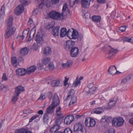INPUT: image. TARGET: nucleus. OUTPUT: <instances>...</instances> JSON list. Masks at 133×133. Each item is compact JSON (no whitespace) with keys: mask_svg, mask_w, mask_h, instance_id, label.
Here are the masks:
<instances>
[{"mask_svg":"<svg viewBox=\"0 0 133 133\" xmlns=\"http://www.w3.org/2000/svg\"><path fill=\"white\" fill-rule=\"evenodd\" d=\"M75 44V42L71 40H69L66 41V45L65 48L67 50L71 49L74 47Z\"/></svg>","mask_w":133,"mask_h":133,"instance_id":"12","label":"nucleus"},{"mask_svg":"<svg viewBox=\"0 0 133 133\" xmlns=\"http://www.w3.org/2000/svg\"><path fill=\"white\" fill-rule=\"evenodd\" d=\"M13 18L12 16H10L6 21V25L8 28H11L13 24Z\"/></svg>","mask_w":133,"mask_h":133,"instance_id":"16","label":"nucleus"},{"mask_svg":"<svg viewBox=\"0 0 133 133\" xmlns=\"http://www.w3.org/2000/svg\"><path fill=\"white\" fill-rule=\"evenodd\" d=\"M96 88L95 87H93V88L91 89H90L88 90L87 91V94H90L92 93V91H94L96 89Z\"/></svg>","mask_w":133,"mask_h":133,"instance_id":"52","label":"nucleus"},{"mask_svg":"<svg viewBox=\"0 0 133 133\" xmlns=\"http://www.w3.org/2000/svg\"><path fill=\"white\" fill-rule=\"evenodd\" d=\"M39 11L38 9H34V11L32 12V14L34 15H37Z\"/></svg>","mask_w":133,"mask_h":133,"instance_id":"58","label":"nucleus"},{"mask_svg":"<svg viewBox=\"0 0 133 133\" xmlns=\"http://www.w3.org/2000/svg\"><path fill=\"white\" fill-rule=\"evenodd\" d=\"M84 130H86L84 126L80 122L77 123L74 126V132Z\"/></svg>","mask_w":133,"mask_h":133,"instance_id":"8","label":"nucleus"},{"mask_svg":"<svg viewBox=\"0 0 133 133\" xmlns=\"http://www.w3.org/2000/svg\"><path fill=\"white\" fill-rule=\"evenodd\" d=\"M60 83V81L58 80H53L51 83V86L53 87L58 86Z\"/></svg>","mask_w":133,"mask_h":133,"instance_id":"33","label":"nucleus"},{"mask_svg":"<svg viewBox=\"0 0 133 133\" xmlns=\"http://www.w3.org/2000/svg\"><path fill=\"white\" fill-rule=\"evenodd\" d=\"M79 50L77 47H74L70 49V54L72 57H76L79 53Z\"/></svg>","mask_w":133,"mask_h":133,"instance_id":"11","label":"nucleus"},{"mask_svg":"<svg viewBox=\"0 0 133 133\" xmlns=\"http://www.w3.org/2000/svg\"><path fill=\"white\" fill-rule=\"evenodd\" d=\"M62 122V120L60 118H58L56 119L55 121V122L56 124V125H58L59 126V125Z\"/></svg>","mask_w":133,"mask_h":133,"instance_id":"50","label":"nucleus"},{"mask_svg":"<svg viewBox=\"0 0 133 133\" xmlns=\"http://www.w3.org/2000/svg\"><path fill=\"white\" fill-rule=\"evenodd\" d=\"M123 40L124 42H127L133 43V37H132L130 38L124 37L123 39Z\"/></svg>","mask_w":133,"mask_h":133,"instance_id":"32","label":"nucleus"},{"mask_svg":"<svg viewBox=\"0 0 133 133\" xmlns=\"http://www.w3.org/2000/svg\"><path fill=\"white\" fill-rule=\"evenodd\" d=\"M51 52V49L49 47H46L44 48L43 53L45 55H48Z\"/></svg>","mask_w":133,"mask_h":133,"instance_id":"21","label":"nucleus"},{"mask_svg":"<svg viewBox=\"0 0 133 133\" xmlns=\"http://www.w3.org/2000/svg\"><path fill=\"white\" fill-rule=\"evenodd\" d=\"M20 1L23 5H27L28 0H20Z\"/></svg>","mask_w":133,"mask_h":133,"instance_id":"56","label":"nucleus"},{"mask_svg":"<svg viewBox=\"0 0 133 133\" xmlns=\"http://www.w3.org/2000/svg\"><path fill=\"white\" fill-rule=\"evenodd\" d=\"M49 15L50 17L55 20H59L63 19V17L60 13L55 11H51Z\"/></svg>","mask_w":133,"mask_h":133,"instance_id":"3","label":"nucleus"},{"mask_svg":"<svg viewBox=\"0 0 133 133\" xmlns=\"http://www.w3.org/2000/svg\"><path fill=\"white\" fill-rule=\"evenodd\" d=\"M90 117L87 118H85V125L87 127V125H89V120Z\"/></svg>","mask_w":133,"mask_h":133,"instance_id":"54","label":"nucleus"},{"mask_svg":"<svg viewBox=\"0 0 133 133\" xmlns=\"http://www.w3.org/2000/svg\"><path fill=\"white\" fill-rule=\"evenodd\" d=\"M131 79V77L130 76L127 77L123 78L122 80L121 84L123 85L129 81Z\"/></svg>","mask_w":133,"mask_h":133,"instance_id":"29","label":"nucleus"},{"mask_svg":"<svg viewBox=\"0 0 133 133\" xmlns=\"http://www.w3.org/2000/svg\"><path fill=\"white\" fill-rule=\"evenodd\" d=\"M78 77H77L76 79L75 80L73 83V85L75 87H77L81 83L80 80H78Z\"/></svg>","mask_w":133,"mask_h":133,"instance_id":"34","label":"nucleus"},{"mask_svg":"<svg viewBox=\"0 0 133 133\" xmlns=\"http://www.w3.org/2000/svg\"><path fill=\"white\" fill-rule=\"evenodd\" d=\"M65 79L64 82V85L65 86L68 84V82L69 80V78H67L66 76H65Z\"/></svg>","mask_w":133,"mask_h":133,"instance_id":"59","label":"nucleus"},{"mask_svg":"<svg viewBox=\"0 0 133 133\" xmlns=\"http://www.w3.org/2000/svg\"><path fill=\"white\" fill-rule=\"evenodd\" d=\"M115 131L114 129L111 128H109L107 130L105 133H115Z\"/></svg>","mask_w":133,"mask_h":133,"instance_id":"49","label":"nucleus"},{"mask_svg":"<svg viewBox=\"0 0 133 133\" xmlns=\"http://www.w3.org/2000/svg\"><path fill=\"white\" fill-rule=\"evenodd\" d=\"M117 68L115 65L111 66H110L108 70V74H110L112 75H114L116 73Z\"/></svg>","mask_w":133,"mask_h":133,"instance_id":"15","label":"nucleus"},{"mask_svg":"<svg viewBox=\"0 0 133 133\" xmlns=\"http://www.w3.org/2000/svg\"><path fill=\"white\" fill-rule=\"evenodd\" d=\"M35 40L37 43H40L43 41V38L40 35H37L35 37Z\"/></svg>","mask_w":133,"mask_h":133,"instance_id":"37","label":"nucleus"},{"mask_svg":"<svg viewBox=\"0 0 133 133\" xmlns=\"http://www.w3.org/2000/svg\"><path fill=\"white\" fill-rule=\"evenodd\" d=\"M91 0H81V3L82 6L87 8H88L90 5Z\"/></svg>","mask_w":133,"mask_h":133,"instance_id":"17","label":"nucleus"},{"mask_svg":"<svg viewBox=\"0 0 133 133\" xmlns=\"http://www.w3.org/2000/svg\"><path fill=\"white\" fill-rule=\"evenodd\" d=\"M103 108L100 107L94 109V112L95 114H99L102 112Z\"/></svg>","mask_w":133,"mask_h":133,"instance_id":"31","label":"nucleus"},{"mask_svg":"<svg viewBox=\"0 0 133 133\" xmlns=\"http://www.w3.org/2000/svg\"><path fill=\"white\" fill-rule=\"evenodd\" d=\"M84 130H86L84 126L80 122L77 123L74 126V132Z\"/></svg>","mask_w":133,"mask_h":133,"instance_id":"7","label":"nucleus"},{"mask_svg":"<svg viewBox=\"0 0 133 133\" xmlns=\"http://www.w3.org/2000/svg\"><path fill=\"white\" fill-rule=\"evenodd\" d=\"M96 124L95 121L93 119L90 118L89 120V125H87L88 127H92L94 126Z\"/></svg>","mask_w":133,"mask_h":133,"instance_id":"30","label":"nucleus"},{"mask_svg":"<svg viewBox=\"0 0 133 133\" xmlns=\"http://www.w3.org/2000/svg\"><path fill=\"white\" fill-rule=\"evenodd\" d=\"M118 100V98L117 97L110 99L108 103L107 107L105 108L107 110L111 109L113 108L115 105L116 103Z\"/></svg>","mask_w":133,"mask_h":133,"instance_id":"4","label":"nucleus"},{"mask_svg":"<svg viewBox=\"0 0 133 133\" xmlns=\"http://www.w3.org/2000/svg\"><path fill=\"white\" fill-rule=\"evenodd\" d=\"M69 13V10H62V12L61 14V16L63 17V19L64 16H67L68 13Z\"/></svg>","mask_w":133,"mask_h":133,"instance_id":"41","label":"nucleus"},{"mask_svg":"<svg viewBox=\"0 0 133 133\" xmlns=\"http://www.w3.org/2000/svg\"><path fill=\"white\" fill-rule=\"evenodd\" d=\"M76 101L77 98L76 97L74 96L72 97L69 103V105L74 104L76 102Z\"/></svg>","mask_w":133,"mask_h":133,"instance_id":"45","label":"nucleus"},{"mask_svg":"<svg viewBox=\"0 0 133 133\" xmlns=\"http://www.w3.org/2000/svg\"><path fill=\"white\" fill-rule=\"evenodd\" d=\"M66 28H62L61 30L60 36L62 37H63L66 35Z\"/></svg>","mask_w":133,"mask_h":133,"instance_id":"27","label":"nucleus"},{"mask_svg":"<svg viewBox=\"0 0 133 133\" xmlns=\"http://www.w3.org/2000/svg\"><path fill=\"white\" fill-rule=\"evenodd\" d=\"M62 10H68V5L66 3H65L63 5V7Z\"/></svg>","mask_w":133,"mask_h":133,"instance_id":"62","label":"nucleus"},{"mask_svg":"<svg viewBox=\"0 0 133 133\" xmlns=\"http://www.w3.org/2000/svg\"><path fill=\"white\" fill-rule=\"evenodd\" d=\"M59 29V27L58 26L54 28L52 33L54 37H56L58 36Z\"/></svg>","mask_w":133,"mask_h":133,"instance_id":"19","label":"nucleus"},{"mask_svg":"<svg viewBox=\"0 0 133 133\" xmlns=\"http://www.w3.org/2000/svg\"><path fill=\"white\" fill-rule=\"evenodd\" d=\"M56 107L51 104L49 107H48L46 113L49 114V113L52 112L54 111V109Z\"/></svg>","mask_w":133,"mask_h":133,"instance_id":"25","label":"nucleus"},{"mask_svg":"<svg viewBox=\"0 0 133 133\" xmlns=\"http://www.w3.org/2000/svg\"><path fill=\"white\" fill-rule=\"evenodd\" d=\"M47 95L49 99H51V97L52 96V93L50 92H48L47 94Z\"/></svg>","mask_w":133,"mask_h":133,"instance_id":"63","label":"nucleus"},{"mask_svg":"<svg viewBox=\"0 0 133 133\" xmlns=\"http://www.w3.org/2000/svg\"><path fill=\"white\" fill-rule=\"evenodd\" d=\"M18 96L14 94V96L12 98V103L15 104L17 101L18 98Z\"/></svg>","mask_w":133,"mask_h":133,"instance_id":"47","label":"nucleus"},{"mask_svg":"<svg viewBox=\"0 0 133 133\" xmlns=\"http://www.w3.org/2000/svg\"><path fill=\"white\" fill-rule=\"evenodd\" d=\"M29 34V31L27 30H24L22 36H19L21 38H22V39H23V38L25 37V35L27 37Z\"/></svg>","mask_w":133,"mask_h":133,"instance_id":"43","label":"nucleus"},{"mask_svg":"<svg viewBox=\"0 0 133 133\" xmlns=\"http://www.w3.org/2000/svg\"><path fill=\"white\" fill-rule=\"evenodd\" d=\"M39 116V115H38L36 114L34 116L30 118V119L29 122H32L33 120H34V119L36 118L37 117H38Z\"/></svg>","mask_w":133,"mask_h":133,"instance_id":"57","label":"nucleus"},{"mask_svg":"<svg viewBox=\"0 0 133 133\" xmlns=\"http://www.w3.org/2000/svg\"><path fill=\"white\" fill-rule=\"evenodd\" d=\"M72 63L73 62L72 61L68 60L66 63L63 64L62 66L64 68H67L72 65Z\"/></svg>","mask_w":133,"mask_h":133,"instance_id":"28","label":"nucleus"},{"mask_svg":"<svg viewBox=\"0 0 133 133\" xmlns=\"http://www.w3.org/2000/svg\"><path fill=\"white\" fill-rule=\"evenodd\" d=\"M59 129V127L58 125H55L50 128V131L52 133H54L58 130Z\"/></svg>","mask_w":133,"mask_h":133,"instance_id":"22","label":"nucleus"},{"mask_svg":"<svg viewBox=\"0 0 133 133\" xmlns=\"http://www.w3.org/2000/svg\"><path fill=\"white\" fill-rule=\"evenodd\" d=\"M26 70L23 68H18L16 71V75L19 76H22L25 75Z\"/></svg>","mask_w":133,"mask_h":133,"instance_id":"14","label":"nucleus"},{"mask_svg":"<svg viewBox=\"0 0 133 133\" xmlns=\"http://www.w3.org/2000/svg\"><path fill=\"white\" fill-rule=\"evenodd\" d=\"M127 28L126 26L123 25L119 28V29L121 32H123L125 31Z\"/></svg>","mask_w":133,"mask_h":133,"instance_id":"51","label":"nucleus"},{"mask_svg":"<svg viewBox=\"0 0 133 133\" xmlns=\"http://www.w3.org/2000/svg\"><path fill=\"white\" fill-rule=\"evenodd\" d=\"M79 36V34L78 32L77 31L73 30L72 35L71 36L70 39H75L77 38Z\"/></svg>","mask_w":133,"mask_h":133,"instance_id":"26","label":"nucleus"},{"mask_svg":"<svg viewBox=\"0 0 133 133\" xmlns=\"http://www.w3.org/2000/svg\"><path fill=\"white\" fill-rule=\"evenodd\" d=\"M24 90L23 87L21 86H18L15 88L14 94L17 95V96H19L21 91H23Z\"/></svg>","mask_w":133,"mask_h":133,"instance_id":"18","label":"nucleus"},{"mask_svg":"<svg viewBox=\"0 0 133 133\" xmlns=\"http://www.w3.org/2000/svg\"><path fill=\"white\" fill-rule=\"evenodd\" d=\"M50 58L46 57L43 58L42 60L43 64L46 65L49 63L50 62Z\"/></svg>","mask_w":133,"mask_h":133,"instance_id":"36","label":"nucleus"},{"mask_svg":"<svg viewBox=\"0 0 133 133\" xmlns=\"http://www.w3.org/2000/svg\"><path fill=\"white\" fill-rule=\"evenodd\" d=\"M12 63V64H14L17 62V60L16 57H13L11 58Z\"/></svg>","mask_w":133,"mask_h":133,"instance_id":"55","label":"nucleus"},{"mask_svg":"<svg viewBox=\"0 0 133 133\" xmlns=\"http://www.w3.org/2000/svg\"><path fill=\"white\" fill-rule=\"evenodd\" d=\"M94 86V84L93 83H91L89 84L87 86V87L89 89H91L93 88Z\"/></svg>","mask_w":133,"mask_h":133,"instance_id":"61","label":"nucleus"},{"mask_svg":"<svg viewBox=\"0 0 133 133\" xmlns=\"http://www.w3.org/2000/svg\"><path fill=\"white\" fill-rule=\"evenodd\" d=\"M5 8L4 5H3L1 7L0 12V14L2 16V18L4 17V15L5 14Z\"/></svg>","mask_w":133,"mask_h":133,"instance_id":"39","label":"nucleus"},{"mask_svg":"<svg viewBox=\"0 0 133 133\" xmlns=\"http://www.w3.org/2000/svg\"><path fill=\"white\" fill-rule=\"evenodd\" d=\"M55 69V67L53 63H50L48 65V68L47 69H45L46 70H52Z\"/></svg>","mask_w":133,"mask_h":133,"instance_id":"44","label":"nucleus"},{"mask_svg":"<svg viewBox=\"0 0 133 133\" xmlns=\"http://www.w3.org/2000/svg\"><path fill=\"white\" fill-rule=\"evenodd\" d=\"M75 93L74 90L73 89H71L69 91V94L67 97V99L68 100L69 99L70 96L73 95Z\"/></svg>","mask_w":133,"mask_h":133,"instance_id":"42","label":"nucleus"},{"mask_svg":"<svg viewBox=\"0 0 133 133\" xmlns=\"http://www.w3.org/2000/svg\"><path fill=\"white\" fill-rule=\"evenodd\" d=\"M103 50L107 54L106 57L110 59L114 57L118 51L117 49H114L111 47L110 45H105L103 48Z\"/></svg>","mask_w":133,"mask_h":133,"instance_id":"1","label":"nucleus"},{"mask_svg":"<svg viewBox=\"0 0 133 133\" xmlns=\"http://www.w3.org/2000/svg\"><path fill=\"white\" fill-rule=\"evenodd\" d=\"M38 45L37 43H35L33 45L32 48L33 49L36 50L38 49Z\"/></svg>","mask_w":133,"mask_h":133,"instance_id":"60","label":"nucleus"},{"mask_svg":"<svg viewBox=\"0 0 133 133\" xmlns=\"http://www.w3.org/2000/svg\"><path fill=\"white\" fill-rule=\"evenodd\" d=\"M74 133H87V131L86 130H84L78 131L75 132H74Z\"/></svg>","mask_w":133,"mask_h":133,"instance_id":"64","label":"nucleus"},{"mask_svg":"<svg viewBox=\"0 0 133 133\" xmlns=\"http://www.w3.org/2000/svg\"><path fill=\"white\" fill-rule=\"evenodd\" d=\"M15 29L13 27L8 28L6 30L4 35L6 38H8L10 37L15 32Z\"/></svg>","mask_w":133,"mask_h":133,"instance_id":"6","label":"nucleus"},{"mask_svg":"<svg viewBox=\"0 0 133 133\" xmlns=\"http://www.w3.org/2000/svg\"><path fill=\"white\" fill-rule=\"evenodd\" d=\"M37 3L39 5L38 8H43L44 6L49 7L50 6V1L49 0H37Z\"/></svg>","mask_w":133,"mask_h":133,"instance_id":"5","label":"nucleus"},{"mask_svg":"<svg viewBox=\"0 0 133 133\" xmlns=\"http://www.w3.org/2000/svg\"><path fill=\"white\" fill-rule=\"evenodd\" d=\"M24 8L22 4L18 5L15 11V13L17 15H21L24 11Z\"/></svg>","mask_w":133,"mask_h":133,"instance_id":"10","label":"nucleus"},{"mask_svg":"<svg viewBox=\"0 0 133 133\" xmlns=\"http://www.w3.org/2000/svg\"><path fill=\"white\" fill-rule=\"evenodd\" d=\"M49 114L46 113L44 114L43 117V121L44 122H48L49 119Z\"/></svg>","mask_w":133,"mask_h":133,"instance_id":"38","label":"nucleus"},{"mask_svg":"<svg viewBox=\"0 0 133 133\" xmlns=\"http://www.w3.org/2000/svg\"><path fill=\"white\" fill-rule=\"evenodd\" d=\"M123 118L121 117L114 118L112 121V125L114 127H119L122 126L124 123Z\"/></svg>","mask_w":133,"mask_h":133,"instance_id":"2","label":"nucleus"},{"mask_svg":"<svg viewBox=\"0 0 133 133\" xmlns=\"http://www.w3.org/2000/svg\"><path fill=\"white\" fill-rule=\"evenodd\" d=\"M64 133H72V130L69 128H66L64 131Z\"/></svg>","mask_w":133,"mask_h":133,"instance_id":"53","label":"nucleus"},{"mask_svg":"<svg viewBox=\"0 0 133 133\" xmlns=\"http://www.w3.org/2000/svg\"><path fill=\"white\" fill-rule=\"evenodd\" d=\"M112 119L111 117H109L108 116H104L102 117L101 121L103 122H110Z\"/></svg>","mask_w":133,"mask_h":133,"instance_id":"24","label":"nucleus"},{"mask_svg":"<svg viewBox=\"0 0 133 133\" xmlns=\"http://www.w3.org/2000/svg\"><path fill=\"white\" fill-rule=\"evenodd\" d=\"M36 68L35 66H33L28 68L26 70V72L28 74H30L31 73L34 72Z\"/></svg>","mask_w":133,"mask_h":133,"instance_id":"23","label":"nucleus"},{"mask_svg":"<svg viewBox=\"0 0 133 133\" xmlns=\"http://www.w3.org/2000/svg\"><path fill=\"white\" fill-rule=\"evenodd\" d=\"M61 108L60 107H58L57 108L56 113L57 116H60L61 115Z\"/></svg>","mask_w":133,"mask_h":133,"instance_id":"46","label":"nucleus"},{"mask_svg":"<svg viewBox=\"0 0 133 133\" xmlns=\"http://www.w3.org/2000/svg\"><path fill=\"white\" fill-rule=\"evenodd\" d=\"M29 49L26 47L21 49L20 51L21 55L24 56L27 54L29 52Z\"/></svg>","mask_w":133,"mask_h":133,"instance_id":"20","label":"nucleus"},{"mask_svg":"<svg viewBox=\"0 0 133 133\" xmlns=\"http://www.w3.org/2000/svg\"><path fill=\"white\" fill-rule=\"evenodd\" d=\"M26 129H18L15 131V133H24L25 132Z\"/></svg>","mask_w":133,"mask_h":133,"instance_id":"48","label":"nucleus"},{"mask_svg":"<svg viewBox=\"0 0 133 133\" xmlns=\"http://www.w3.org/2000/svg\"><path fill=\"white\" fill-rule=\"evenodd\" d=\"M59 103V97L57 94H55L54 95L52 98V101L51 104L57 107Z\"/></svg>","mask_w":133,"mask_h":133,"instance_id":"13","label":"nucleus"},{"mask_svg":"<svg viewBox=\"0 0 133 133\" xmlns=\"http://www.w3.org/2000/svg\"><path fill=\"white\" fill-rule=\"evenodd\" d=\"M101 19V17L99 16H93L92 18V20L96 22H99Z\"/></svg>","mask_w":133,"mask_h":133,"instance_id":"35","label":"nucleus"},{"mask_svg":"<svg viewBox=\"0 0 133 133\" xmlns=\"http://www.w3.org/2000/svg\"><path fill=\"white\" fill-rule=\"evenodd\" d=\"M74 119V117L72 115H69L66 116L64 119V122L65 124H69Z\"/></svg>","mask_w":133,"mask_h":133,"instance_id":"9","label":"nucleus"},{"mask_svg":"<svg viewBox=\"0 0 133 133\" xmlns=\"http://www.w3.org/2000/svg\"><path fill=\"white\" fill-rule=\"evenodd\" d=\"M75 30L73 29H69L68 31L67 32L66 36L69 38L71 39V35H72L73 33V30Z\"/></svg>","mask_w":133,"mask_h":133,"instance_id":"40","label":"nucleus"}]
</instances>
